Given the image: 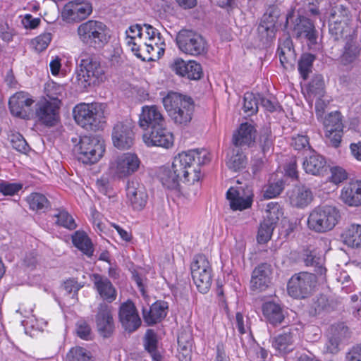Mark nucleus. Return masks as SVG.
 <instances>
[{
  "mask_svg": "<svg viewBox=\"0 0 361 361\" xmlns=\"http://www.w3.org/2000/svg\"><path fill=\"white\" fill-rule=\"evenodd\" d=\"M126 44L142 61H155L164 54L166 44L160 32L150 25L136 24L126 31Z\"/></svg>",
  "mask_w": 361,
  "mask_h": 361,
  "instance_id": "obj_1",
  "label": "nucleus"
},
{
  "mask_svg": "<svg viewBox=\"0 0 361 361\" xmlns=\"http://www.w3.org/2000/svg\"><path fill=\"white\" fill-rule=\"evenodd\" d=\"M163 105L175 124L185 126L192 121L195 104L192 99L171 92L163 98Z\"/></svg>",
  "mask_w": 361,
  "mask_h": 361,
  "instance_id": "obj_2",
  "label": "nucleus"
},
{
  "mask_svg": "<svg viewBox=\"0 0 361 361\" xmlns=\"http://www.w3.org/2000/svg\"><path fill=\"white\" fill-rule=\"evenodd\" d=\"M106 78L105 69L100 63L85 56L80 60L74 83L80 91H85L90 87L101 85Z\"/></svg>",
  "mask_w": 361,
  "mask_h": 361,
  "instance_id": "obj_3",
  "label": "nucleus"
},
{
  "mask_svg": "<svg viewBox=\"0 0 361 361\" xmlns=\"http://www.w3.org/2000/svg\"><path fill=\"white\" fill-rule=\"evenodd\" d=\"M79 40L89 47L101 49L109 41L111 33L105 23L97 20H89L77 28Z\"/></svg>",
  "mask_w": 361,
  "mask_h": 361,
  "instance_id": "obj_4",
  "label": "nucleus"
},
{
  "mask_svg": "<svg viewBox=\"0 0 361 361\" xmlns=\"http://www.w3.org/2000/svg\"><path fill=\"white\" fill-rule=\"evenodd\" d=\"M339 219L340 213L335 206L319 205L310 212L307 226L313 232L324 233L331 231L338 224Z\"/></svg>",
  "mask_w": 361,
  "mask_h": 361,
  "instance_id": "obj_5",
  "label": "nucleus"
},
{
  "mask_svg": "<svg viewBox=\"0 0 361 361\" xmlns=\"http://www.w3.org/2000/svg\"><path fill=\"white\" fill-rule=\"evenodd\" d=\"M211 160L210 153L204 149H193L179 153L175 157V168L181 170L186 167L190 173V178L197 182L200 179V166L209 163Z\"/></svg>",
  "mask_w": 361,
  "mask_h": 361,
  "instance_id": "obj_6",
  "label": "nucleus"
},
{
  "mask_svg": "<svg viewBox=\"0 0 361 361\" xmlns=\"http://www.w3.org/2000/svg\"><path fill=\"white\" fill-rule=\"evenodd\" d=\"M141 164V160L137 154L124 152L110 160L109 171L114 178L124 180L137 173Z\"/></svg>",
  "mask_w": 361,
  "mask_h": 361,
  "instance_id": "obj_7",
  "label": "nucleus"
},
{
  "mask_svg": "<svg viewBox=\"0 0 361 361\" xmlns=\"http://www.w3.org/2000/svg\"><path fill=\"white\" fill-rule=\"evenodd\" d=\"M73 118L81 127L92 129L96 127L104 116L102 104L97 102L80 103L73 110Z\"/></svg>",
  "mask_w": 361,
  "mask_h": 361,
  "instance_id": "obj_8",
  "label": "nucleus"
},
{
  "mask_svg": "<svg viewBox=\"0 0 361 361\" xmlns=\"http://www.w3.org/2000/svg\"><path fill=\"white\" fill-rule=\"evenodd\" d=\"M106 151L104 140L99 136H84L79 142V159L84 164L98 162Z\"/></svg>",
  "mask_w": 361,
  "mask_h": 361,
  "instance_id": "obj_9",
  "label": "nucleus"
},
{
  "mask_svg": "<svg viewBox=\"0 0 361 361\" xmlns=\"http://www.w3.org/2000/svg\"><path fill=\"white\" fill-rule=\"evenodd\" d=\"M176 44L183 53L199 56L206 53L207 45L205 39L191 30H181L176 35Z\"/></svg>",
  "mask_w": 361,
  "mask_h": 361,
  "instance_id": "obj_10",
  "label": "nucleus"
},
{
  "mask_svg": "<svg viewBox=\"0 0 361 361\" xmlns=\"http://www.w3.org/2000/svg\"><path fill=\"white\" fill-rule=\"evenodd\" d=\"M317 283L314 274L308 272H300L289 279L287 285L288 294L295 299H304L313 292Z\"/></svg>",
  "mask_w": 361,
  "mask_h": 361,
  "instance_id": "obj_11",
  "label": "nucleus"
},
{
  "mask_svg": "<svg viewBox=\"0 0 361 361\" xmlns=\"http://www.w3.org/2000/svg\"><path fill=\"white\" fill-rule=\"evenodd\" d=\"M192 280L198 290L206 293L212 281V268L207 258L202 255H196L190 266Z\"/></svg>",
  "mask_w": 361,
  "mask_h": 361,
  "instance_id": "obj_12",
  "label": "nucleus"
},
{
  "mask_svg": "<svg viewBox=\"0 0 361 361\" xmlns=\"http://www.w3.org/2000/svg\"><path fill=\"white\" fill-rule=\"evenodd\" d=\"M349 11L342 4L334 6L331 11L329 18V32L334 36L335 40L342 39L344 34L352 32L353 28L348 24Z\"/></svg>",
  "mask_w": 361,
  "mask_h": 361,
  "instance_id": "obj_13",
  "label": "nucleus"
},
{
  "mask_svg": "<svg viewBox=\"0 0 361 361\" xmlns=\"http://www.w3.org/2000/svg\"><path fill=\"white\" fill-rule=\"evenodd\" d=\"M113 145L120 150L130 149L135 142L134 124L131 120L116 123L112 129Z\"/></svg>",
  "mask_w": 361,
  "mask_h": 361,
  "instance_id": "obj_14",
  "label": "nucleus"
},
{
  "mask_svg": "<svg viewBox=\"0 0 361 361\" xmlns=\"http://www.w3.org/2000/svg\"><path fill=\"white\" fill-rule=\"evenodd\" d=\"M92 12V4L87 1L73 0L65 4L61 11V18L68 23H78L86 19Z\"/></svg>",
  "mask_w": 361,
  "mask_h": 361,
  "instance_id": "obj_15",
  "label": "nucleus"
},
{
  "mask_svg": "<svg viewBox=\"0 0 361 361\" xmlns=\"http://www.w3.org/2000/svg\"><path fill=\"white\" fill-rule=\"evenodd\" d=\"M32 97L25 92H18L12 95L8 102L12 115L24 119H30L34 116L32 106L34 104Z\"/></svg>",
  "mask_w": 361,
  "mask_h": 361,
  "instance_id": "obj_16",
  "label": "nucleus"
},
{
  "mask_svg": "<svg viewBox=\"0 0 361 361\" xmlns=\"http://www.w3.org/2000/svg\"><path fill=\"white\" fill-rule=\"evenodd\" d=\"M59 102H50L45 97H42L35 104L34 115L42 123L54 126L59 118Z\"/></svg>",
  "mask_w": 361,
  "mask_h": 361,
  "instance_id": "obj_17",
  "label": "nucleus"
},
{
  "mask_svg": "<svg viewBox=\"0 0 361 361\" xmlns=\"http://www.w3.org/2000/svg\"><path fill=\"white\" fill-rule=\"evenodd\" d=\"M175 158L173 159L172 166L171 168H162L159 174V177L162 184L169 189L176 188L180 181L188 183H194L190 178V173L186 167H183L181 170H178L175 168Z\"/></svg>",
  "mask_w": 361,
  "mask_h": 361,
  "instance_id": "obj_18",
  "label": "nucleus"
},
{
  "mask_svg": "<svg viewBox=\"0 0 361 361\" xmlns=\"http://www.w3.org/2000/svg\"><path fill=\"white\" fill-rule=\"evenodd\" d=\"M226 198L232 210L243 211L251 207L253 193L249 188L231 187L226 192Z\"/></svg>",
  "mask_w": 361,
  "mask_h": 361,
  "instance_id": "obj_19",
  "label": "nucleus"
},
{
  "mask_svg": "<svg viewBox=\"0 0 361 361\" xmlns=\"http://www.w3.org/2000/svg\"><path fill=\"white\" fill-rule=\"evenodd\" d=\"M142 140L147 147H160L166 149L171 147L174 142L173 135L164 126L146 131L142 135Z\"/></svg>",
  "mask_w": 361,
  "mask_h": 361,
  "instance_id": "obj_20",
  "label": "nucleus"
},
{
  "mask_svg": "<svg viewBox=\"0 0 361 361\" xmlns=\"http://www.w3.org/2000/svg\"><path fill=\"white\" fill-rule=\"evenodd\" d=\"M126 196L133 209L137 211L143 209L148 200V194L145 185L136 179L128 181Z\"/></svg>",
  "mask_w": 361,
  "mask_h": 361,
  "instance_id": "obj_21",
  "label": "nucleus"
},
{
  "mask_svg": "<svg viewBox=\"0 0 361 361\" xmlns=\"http://www.w3.org/2000/svg\"><path fill=\"white\" fill-rule=\"evenodd\" d=\"M171 69L178 75L190 80H198L202 74V67L195 61H184L180 57L173 59L170 64Z\"/></svg>",
  "mask_w": 361,
  "mask_h": 361,
  "instance_id": "obj_22",
  "label": "nucleus"
},
{
  "mask_svg": "<svg viewBox=\"0 0 361 361\" xmlns=\"http://www.w3.org/2000/svg\"><path fill=\"white\" fill-rule=\"evenodd\" d=\"M298 338V329L291 326L288 331H284L272 338V347L278 353L285 355L294 349L295 343Z\"/></svg>",
  "mask_w": 361,
  "mask_h": 361,
  "instance_id": "obj_23",
  "label": "nucleus"
},
{
  "mask_svg": "<svg viewBox=\"0 0 361 361\" xmlns=\"http://www.w3.org/2000/svg\"><path fill=\"white\" fill-rule=\"evenodd\" d=\"M118 315L120 322L126 331H135L141 324V319L136 307L130 301L121 305Z\"/></svg>",
  "mask_w": 361,
  "mask_h": 361,
  "instance_id": "obj_24",
  "label": "nucleus"
},
{
  "mask_svg": "<svg viewBox=\"0 0 361 361\" xmlns=\"http://www.w3.org/2000/svg\"><path fill=\"white\" fill-rule=\"evenodd\" d=\"M139 126L142 129L154 128L164 126V118L155 105L144 106L139 116Z\"/></svg>",
  "mask_w": 361,
  "mask_h": 361,
  "instance_id": "obj_25",
  "label": "nucleus"
},
{
  "mask_svg": "<svg viewBox=\"0 0 361 361\" xmlns=\"http://www.w3.org/2000/svg\"><path fill=\"white\" fill-rule=\"evenodd\" d=\"M340 199L348 207L361 206V180H353L346 183L341 190Z\"/></svg>",
  "mask_w": 361,
  "mask_h": 361,
  "instance_id": "obj_26",
  "label": "nucleus"
},
{
  "mask_svg": "<svg viewBox=\"0 0 361 361\" xmlns=\"http://www.w3.org/2000/svg\"><path fill=\"white\" fill-rule=\"evenodd\" d=\"M96 324L98 331L104 337L110 335L114 327L111 305L106 303L100 304L96 316Z\"/></svg>",
  "mask_w": 361,
  "mask_h": 361,
  "instance_id": "obj_27",
  "label": "nucleus"
},
{
  "mask_svg": "<svg viewBox=\"0 0 361 361\" xmlns=\"http://www.w3.org/2000/svg\"><path fill=\"white\" fill-rule=\"evenodd\" d=\"M288 201L295 208L304 209L313 200V194L311 190L306 186H297L287 193Z\"/></svg>",
  "mask_w": 361,
  "mask_h": 361,
  "instance_id": "obj_28",
  "label": "nucleus"
},
{
  "mask_svg": "<svg viewBox=\"0 0 361 361\" xmlns=\"http://www.w3.org/2000/svg\"><path fill=\"white\" fill-rule=\"evenodd\" d=\"M271 269L267 264H262L257 267L252 271L250 287L255 291L266 290L271 282Z\"/></svg>",
  "mask_w": 361,
  "mask_h": 361,
  "instance_id": "obj_29",
  "label": "nucleus"
},
{
  "mask_svg": "<svg viewBox=\"0 0 361 361\" xmlns=\"http://www.w3.org/2000/svg\"><path fill=\"white\" fill-rule=\"evenodd\" d=\"M294 32L298 38H305L310 44H315L317 40V32L314 23L308 18H299L294 27Z\"/></svg>",
  "mask_w": 361,
  "mask_h": 361,
  "instance_id": "obj_30",
  "label": "nucleus"
},
{
  "mask_svg": "<svg viewBox=\"0 0 361 361\" xmlns=\"http://www.w3.org/2000/svg\"><path fill=\"white\" fill-rule=\"evenodd\" d=\"M94 286L100 297L109 302H111L116 298L117 292L107 279L99 275L94 276Z\"/></svg>",
  "mask_w": 361,
  "mask_h": 361,
  "instance_id": "obj_31",
  "label": "nucleus"
},
{
  "mask_svg": "<svg viewBox=\"0 0 361 361\" xmlns=\"http://www.w3.org/2000/svg\"><path fill=\"white\" fill-rule=\"evenodd\" d=\"M256 130L249 123L240 125L238 131L233 135V144L236 147L239 146H250L255 140Z\"/></svg>",
  "mask_w": 361,
  "mask_h": 361,
  "instance_id": "obj_32",
  "label": "nucleus"
},
{
  "mask_svg": "<svg viewBox=\"0 0 361 361\" xmlns=\"http://www.w3.org/2000/svg\"><path fill=\"white\" fill-rule=\"evenodd\" d=\"M167 304L163 301L154 302L147 312L143 310L144 319L149 325L154 324L163 319L167 314Z\"/></svg>",
  "mask_w": 361,
  "mask_h": 361,
  "instance_id": "obj_33",
  "label": "nucleus"
},
{
  "mask_svg": "<svg viewBox=\"0 0 361 361\" xmlns=\"http://www.w3.org/2000/svg\"><path fill=\"white\" fill-rule=\"evenodd\" d=\"M342 38L346 40L344 51L342 55V61L345 63L354 61L359 55L360 49L356 42V35L354 30L350 34H344Z\"/></svg>",
  "mask_w": 361,
  "mask_h": 361,
  "instance_id": "obj_34",
  "label": "nucleus"
},
{
  "mask_svg": "<svg viewBox=\"0 0 361 361\" xmlns=\"http://www.w3.org/2000/svg\"><path fill=\"white\" fill-rule=\"evenodd\" d=\"M276 18L270 14H264L258 27V33L261 40L268 42L274 37L276 32Z\"/></svg>",
  "mask_w": 361,
  "mask_h": 361,
  "instance_id": "obj_35",
  "label": "nucleus"
},
{
  "mask_svg": "<svg viewBox=\"0 0 361 361\" xmlns=\"http://www.w3.org/2000/svg\"><path fill=\"white\" fill-rule=\"evenodd\" d=\"M344 244L353 248L361 247V224H352L341 234Z\"/></svg>",
  "mask_w": 361,
  "mask_h": 361,
  "instance_id": "obj_36",
  "label": "nucleus"
},
{
  "mask_svg": "<svg viewBox=\"0 0 361 361\" xmlns=\"http://www.w3.org/2000/svg\"><path fill=\"white\" fill-rule=\"evenodd\" d=\"M227 167L234 171H240L245 169L247 164V159L239 147L233 148L228 154L226 159Z\"/></svg>",
  "mask_w": 361,
  "mask_h": 361,
  "instance_id": "obj_37",
  "label": "nucleus"
},
{
  "mask_svg": "<svg viewBox=\"0 0 361 361\" xmlns=\"http://www.w3.org/2000/svg\"><path fill=\"white\" fill-rule=\"evenodd\" d=\"M262 312L267 320L273 325L281 324L284 319L281 307L275 302H265L262 306Z\"/></svg>",
  "mask_w": 361,
  "mask_h": 361,
  "instance_id": "obj_38",
  "label": "nucleus"
},
{
  "mask_svg": "<svg viewBox=\"0 0 361 361\" xmlns=\"http://www.w3.org/2000/svg\"><path fill=\"white\" fill-rule=\"evenodd\" d=\"M73 245L85 255L90 257L93 254V245L91 240L84 231H77L72 235Z\"/></svg>",
  "mask_w": 361,
  "mask_h": 361,
  "instance_id": "obj_39",
  "label": "nucleus"
},
{
  "mask_svg": "<svg viewBox=\"0 0 361 361\" xmlns=\"http://www.w3.org/2000/svg\"><path fill=\"white\" fill-rule=\"evenodd\" d=\"M277 52L279 56L281 65L283 68H288V66L292 64V61L295 57L291 39L290 38H286L283 43H280Z\"/></svg>",
  "mask_w": 361,
  "mask_h": 361,
  "instance_id": "obj_40",
  "label": "nucleus"
},
{
  "mask_svg": "<svg viewBox=\"0 0 361 361\" xmlns=\"http://www.w3.org/2000/svg\"><path fill=\"white\" fill-rule=\"evenodd\" d=\"M324 86L323 77L321 75H317L305 87H302V91L308 97L307 99L312 100L314 97H324Z\"/></svg>",
  "mask_w": 361,
  "mask_h": 361,
  "instance_id": "obj_41",
  "label": "nucleus"
},
{
  "mask_svg": "<svg viewBox=\"0 0 361 361\" xmlns=\"http://www.w3.org/2000/svg\"><path fill=\"white\" fill-rule=\"evenodd\" d=\"M326 161L323 157L312 154L303 161V168L306 173L319 175L325 166Z\"/></svg>",
  "mask_w": 361,
  "mask_h": 361,
  "instance_id": "obj_42",
  "label": "nucleus"
},
{
  "mask_svg": "<svg viewBox=\"0 0 361 361\" xmlns=\"http://www.w3.org/2000/svg\"><path fill=\"white\" fill-rule=\"evenodd\" d=\"M345 331L346 330L343 327L340 330L331 327L328 340L324 345V351L332 354L337 353L340 350L339 345Z\"/></svg>",
  "mask_w": 361,
  "mask_h": 361,
  "instance_id": "obj_43",
  "label": "nucleus"
},
{
  "mask_svg": "<svg viewBox=\"0 0 361 361\" xmlns=\"http://www.w3.org/2000/svg\"><path fill=\"white\" fill-rule=\"evenodd\" d=\"M44 90L46 94L44 97L50 102L58 100L59 106H60L61 100L66 94L65 87L54 82H49L46 84Z\"/></svg>",
  "mask_w": 361,
  "mask_h": 361,
  "instance_id": "obj_44",
  "label": "nucleus"
},
{
  "mask_svg": "<svg viewBox=\"0 0 361 361\" xmlns=\"http://www.w3.org/2000/svg\"><path fill=\"white\" fill-rule=\"evenodd\" d=\"M157 336L151 329L147 330L145 337V349L150 353L153 361H161V357L157 351Z\"/></svg>",
  "mask_w": 361,
  "mask_h": 361,
  "instance_id": "obj_45",
  "label": "nucleus"
},
{
  "mask_svg": "<svg viewBox=\"0 0 361 361\" xmlns=\"http://www.w3.org/2000/svg\"><path fill=\"white\" fill-rule=\"evenodd\" d=\"M27 202L30 209L36 211H44L49 207V201L47 198L42 194L33 192L27 197Z\"/></svg>",
  "mask_w": 361,
  "mask_h": 361,
  "instance_id": "obj_46",
  "label": "nucleus"
},
{
  "mask_svg": "<svg viewBox=\"0 0 361 361\" xmlns=\"http://www.w3.org/2000/svg\"><path fill=\"white\" fill-rule=\"evenodd\" d=\"M324 129L327 132L343 130L341 114L339 111H334L328 114L323 120Z\"/></svg>",
  "mask_w": 361,
  "mask_h": 361,
  "instance_id": "obj_47",
  "label": "nucleus"
},
{
  "mask_svg": "<svg viewBox=\"0 0 361 361\" xmlns=\"http://www.w3.org/2000/svg\"><path fill=\"white\" fill-rule=\"evenodd\" d=\"M314 56L311 54H304L298 61V71L303 80H307L312 72Z\"/></svg>",
  "mask_w": 361,
  "mask_h": 361,
  "instance_id": "obj_48",
  "label": "nucleus"
},
{
  "mask_svg": "<svg viewBox=\"0 0 361 361\" xmlns=\"http://www.w3.org/2000/svg\"><path fill=\"white\" fill-rule=\"evenodd\" d=\"M305 262L307 266L314 267L317 274H325L326 269L324 267V258L323 256H317L316 254L310 252L306 255Z\"/></svg>",
  "mask_w": 361,
  "mask_h": 361,
  "instance_id": "obj_49",
  "label": "nucleus"
},
{
  "mask_svg": "<svg viewBox=\"0 0 361 361\" xmlns=\"http://www.w3.org/2000/svg\"><path fill=\"white\" fill-rule=\"evenodd\" d=\"M274 229V225L269 221L264 220L259 225L257 240L260 244L267 243L271 238L273 231Z\"/></svg>",
  "mask_w": 361,
  "mask_h": 361,
  "instance_id": "obj_50",
  "label": "nucleus"
},
{
  "mask_svg": "<svg viewBox=\"0 0 361 361\" xmlns=\"http://www.w3.org/2000/svg\"><path fill=\"white\" fill-rule=\"evenodd\" d=\"M66 361H92V355L86 349L75 347L67 353Z\"/></svg>",
  "mask_w": 361,
  "mask_h": 361,
  "instance_id": "obj_51",
  "label": "nucleus"
},
{
  "mask_svg": "<svg viewBox=\"0 0 361 361\" xmlns=\"http://www.w3.org/2000/svg\"><path fill=\"white\" fill-rule=\"evenodd\" d=\"M56 219V224L69 230H73L77 227L73 216L66 210L61 209L58 213L54 214Z\"/></svg>",
  "mask_w": 361,
  "mask_h": 361,
  "instance_id": "obj_52",
  "label": "nucleus"
},
{
  "mask_svg": "<svg viewBox=\"0 0 361 361\" xmlns=\"http://www.w3.org/2000/svg\"><path fill=\"white\" fill-rule=\"evenodd\" d=\"M259 94H255L252 92H246L244 94L243 109L249 115L257 113L259 106Z\"/></svg>",
  "mask_w": 361,
  "mask_h": 361,
  "instance_id": "obj_53",
  "label": "nucleus"
},
{
  "mask_svg": "<svg viewBox=\"0 0 361 361\" xmlns=\"http://www.w3.org/2000/svg\"><path fill=\"white\" fill-rule=\"evenodd\" d=\"M283 214L280 205L276 202H271L267 205L266 216L264 220L269 221L273 225H275L280 217L283 216Z\"/></svg>",
  "mask_w": 361,
  "mask_h": 361,
  "instance_id": "obj_54",
  "label": "nucleus"
},
{
  "mask_svg": "<svg viewBox=\"0 0 361 361\" xmlns=\"http://www.w3.org/2000/svg\"><path fill=\"white\" fill-rule=\"evenodd\" d=\"M52 35L49 32H44L31 40V46L37 52L44 51L50 44Z\"/></svg>",
  "mask_w": 361,
  "mask_h": 361,
  "instance_id": "obj_55",
  "label": "nucleus"
},
{
  "mask_svg": "<svg viewBox=\"0 0 361 361\" xmlns=\"http://www.w3.org/2000/svg\"><path fill=\"white\" fill-rule=\"evenodd\" d=\"M22 188V184L10 183L0 179V193L6 196H12L18 192Z\"/></svg>",
  "mask_w": 361,
  "mask_h": 361,
  "instance_id": "obj_56",
  "label": "nucleus"
},
{
  "mask_svg": "<svg viewBox=\"0 0 361 361\" xmlns=\"http://www.w3.org/2000/svg\"><path fill=\"white\" fill-rule=\"evenodd\" d=\"M283 182L278 180L274 183L269 184L264 192V197L266 199H271L278 196L283 190Z\"/></svg>",
  "mask_w": 361,
  "mask_h": 361,
  "instance_id": "obj_57",
  "label": "nucleus"
},
{
  "mask_svg": "<svg viewBox=\"0 0 361 361\" xmlns=\"http://www.w3.org/2000/svg\"><path fill=\"white\" fill-rule=\"evenodd\" d=\"M27 317L26 319L22 322V324L25 326L30 327L32 329L43 331L44 328L47 325V322L43 319H37L34 315L27 316L25 315Z\"/></svg>",
  "mask_w": 361,
  "mask_h": 361,
  "instance_id": "obj_58",
  "label": "nucleus"
},
{
  "mask_svg": "<svg viewBox=\"0 0 361 361\" xmlns=\"http://www.w3.org/2000/svg\"><path fill=\"white\" fill-rule=\"evenodd\" d=\"M11 142L13 147L17 151L22 153H26L29 151V146L26 140L21 135H13L11 139Z\"/></svg>",
  "mask_w": 361,
  "mask_h": 361,
  "instance_id": "obj_59",
  "label": "nucleus"
},
{
  "mask_svg": "<svg viewBox=\"0 0 361 361\" xmlns=\"http://www.w3.org/2000/svg\"><path fill=\"white\" fill-rule=\"evenodd\" d=\"M331 181L335 184H338L345 180L348 173L341 167L334 166L331 169Z\"/></svg>",
  "mask_w": 361,
  "mask_h": 361,
  "instance_id": "obj_60",
  "label": "nucleus"
},
{
  "mask_svg": "<svg viewBox=\"0 0 361 361\" xmlns=\"http://www.w3.org/2000/svg\"><path fill=\"white\" fill-rule=\"evenodd\" d=\"M291 145L296 150L310 147L309 139L305 135H298L292 138Z\"/></svg>",
  "mask_w": 361,
  "mask_h": 361,
  "instance_id": "obj_61",
  "label": "nucleus"
},
{
  "mask_svg": "<svg viewBox=\"0 0 361 361\" xmlns=\"http://www.w3.org/2000/svg\"><path fill=\"white\" fill-rule=\"evenodd\" d=\"M91 219L95 231L98 233L104 232L105 224L102 222V215L96 210L91 212Z\"/></svg>",
  "mask_w": 361,
  "mask_h": 361,
  "instance_id": "obj_62",
  "label": "nucleus"
},
{
  "mask_svg": "<svg viewBox=\"0 0 361 361\" xmlns=\"http://www.w3.org/2000/svg\"><path fill=\"white\" fill-rule=\"evenodd\" d=\"M343 130H334L327 132L325 130V135L329 140L331 145L334 147H338L340 145L342 138Z\"/></svg>",
  "mask_w": 361,
  "mask_h": 361,
  "instance_id": "obj_63",
  "label": "nucleus"
},
{
  "mask_svg": "<svg viewBox=\"0 0 361 361\" xmlns=\"http://www.w3.org/2000/svg\"><path fill=\"white\" fill-rule=\"evenodd\" d=\"M347 361H361V344L353 346L346 355Z\"/></svg>",
  "mask_w": 361,
  "mask_h": 361,
  "instance_id": "obj_64",
  "label": "nucleus"
}]
</instances>
